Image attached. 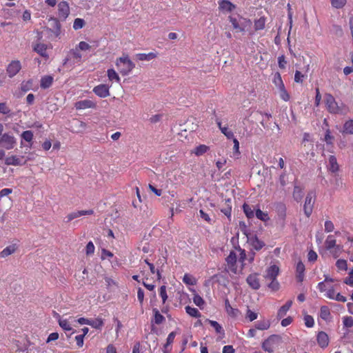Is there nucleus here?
<instances>
[{"label":"nucleus","mask_w":353,"mask_h":353,"mask_svg":"<svg viewBox=\"0 0 353 353\" xmlns=\"http://www.w3.org/2000/svg\"><path fill=\"white\" fill-rule=\"evenodd\" d=\"M324 102L327 111L331 114L345 115L350 112V109L343 103H338L331 94L324 95Z\"/></svg>","instance_id":"f257e3e1"},{"label":"nucleus","mask_w":353,"mask_h":353,"mask_svg":"<svg viewBox=\"0 0 353 353\" xmlns=\"http://www.w3.org/2000/svg\"><path fill=\"white\" fill-rule=\"evenodd\" d=\"M282 343V337L278 334H272L265 339L262 343L264 351L272 353L278 349Z\"/></svg>","instance_id":"f03ea898"},{"label":"nucleus","mask_w":353,"mask_h":353,"mask_svg":"<svg viewBox=\"0 0 353 353\" xmlns=\"http://www.w3.org/2000/svg\"><path fill=\"white\" fill-rule=\"evenodd\" d=\"M116 65L119 72L123 76L128 75L135 66L127 55L117 59Z\"/></svg>","instance_id":"7ed1b4c3"},{"label":"nucleus","mask_w":353,"mask_h":353,"mask_svg":"<svg viewBox=\"0 0 353 353\" xmlns=\"http://www.w3.org/2000/svg\"><path fill=\"white\" fill-rule=\"evenodd\" d=\"M229 21L232 23V27L238 32H243L247 27L251 25L250 20L242 17H229Z\"/></svg>","instance_id":"20e7f679"},{"label":"nucleus","mask_w":353,"mask_h":353,"mask_svg":"<svg viewBox=\"0 0 353 353\" xmlns=\"http://www.w3.org/2000/svg\"><path fill=\"white\" fill-rule=\"evenodd\" d=\"M17 141L14 136L4 133L0 137V147L6 150H12L16 145Z\"/></svg>","instance_id":"39448f33"},{"label":"nucleus","mask_w":353,"mask_h":353,"mask_svg":"<svg viewBox=\"0 0 353 353\" xmlns=\"http://www.w3.org/2000/svg\"><path fill=\"white\" fill-rule=\"evenodd\" d=\"M325 245L327 250L330 251L336 257L338 256L339 251L341 250V247L339 245H336V239L334 236L328 235L325 241Z\"/></svg>","instance_id":"423d86ee"},{"label":"nucleus","mask_w":353,"mask_h":353,"mask_svg":"<svg viewBox=\"0 0 353 353\" xmlns=\"http://www.w3.org/2000/svg\"><path fill=\"white\" fill-rule=\"evenodd\" d=\"M314 203V194L313 192H309L306 196L303 205L304 213L307 217H309L312 214Z\"/></svg>","instance_id":"0eeeda50"},{"label":"nucleus","mask_w":353,"mask_h":353,"mask_svg":"<svg viewBox=\"0 0 353 353\" xmlns=\"http://www.w3.org/2000/svg\"><path fill=\"white\" fill-rule=\"evenodd\" d=\"M70 14V7L68 2L63 1L58 4V16L61 20H65Z\"/></svg>","instance_id":"6e6552de"},{"label":"nucleus","mask_w":353,"mask_h":353,"mask_svg":"<svg viewBox=\"0 0 353 353\" xmlns=\"http://www.w3.org/2000/svg\"><path fill=\"white\" fill-rule=\"evenodd\" d=\"M110 85L106 84H100L95 86L92 91L98 97L105 98L110 95Z\"/></svg>","instance_id":"1a4fd4ad"},{"label":"nucleus","mask_w":353,"mask_h":353,"mask_svg":"<svg viewBox=\"0 0 353 353\" xmlns=\"http://www.w3.org/2000/svg\"><path fill=\"white\" fill-rule=\"evenodd\" d=\"M218 3L219 10L224 14L232 12L236 8L235 5L227 0H220Z\"/></svg>","instance_id":"9d476101"},{"label":"nucleus","mask_w":353,"mask_h":353,"mask_svg":"<svg viewBox=\"0 0 353 353\" xmlns=\"http://www.w3.org/2000/svg\"><path fill=\"white\" fill-rule=\"evenodd\" d=\"M280 268L276 264H271L266 270L265 278L266 279H276L279 274Z\"/></svg>","instance_id":"9b49d317"},{"label":"nucleus","mask_w":353,"mask_h":353,"mask_svg":"<svg viewBox=\"0 0 353 353\" xmlns=\"http://www.w3.org/2000/svg\"><path fill=\"white\" fill-rule=\"evenodd\" d=\"M249 286L254 290H258L261 287L259 274L257 273L250 274L246 279Z\"/></svg>","instance_id":"f8f14e48"},{"label":"nucleus","mask_w":353,"mask_h":353,"mask_svg":"<svg viewBox=\"0 0 353 353\" xmlns=\"http://www.w3.org/2000/svg\"><path fill=\"white\" fill-rule=\"evenodd\" d=\"M21 69L19 61H12L7 68V73L10 77L15 76Z\"/></svg>","instance_id":"ddd939ff"},{"label":"nucleus","mask_w":353,"mask_h":353,"mask_svg":"<svg viewBox=\"0 0 353 353\" xmlns=\"http://www.w3.org/2000/svg\"><path fill=\"white\" fill-rule=\"evenodd\" d=\"M236 254L234 252H230V254L226 258L228 268L234 273H236L237 272L236 267Z\"/></svg>","instance_id":"4468645a"},{"label":"nucleus","mask_w":353,"mask_h":353,"mask_svg":"<svg viewBox=\"0 0 353 353\" xmlns=\"http://www.w3.org/2000/svg\"><path fill=\"white\" fill-rule=\"evenodd\" d=\"M74 107L77 110L94 108L96 107V103L90 99H85L76 102Z\"/></svg>","instance_id":"2eb2a0df"},{"label":"nucleus","mask_w":353,"mask_h":353,"mask_svg":"<svg viewBox=\"0 0 353 353\" xmlns=\"http://www.w3.org/2000/svg\"><path fill=\"white\" fill-rule=\"evenodd\" d=\"M94 214V211L92 210H78L74 211L67 216L68 222L72 221L74 219L79 218L81 216L91 215Z\"/></svg>","instance_id":"dca6fc26"},{"label":"nucleus","mask_w":353,"mask_h":353,"mask_svg":"<svg viewBox=\"0 0 353 353\" xmlns=\"http://www.w3.org/2000/svg\"><path fill=\"white\" fill-rule=\"evenodd\" d=\"M327 168L330 172L332 173H335L339 171V165L337 163V160L335 156L330 155L328 157Z\"/></svg>","instance_id":"f3484780"},{"label":"nucleus","mask_w":353,"mask_h":353,"mask_svg":"<svg viewBox=\"0 0 353 353\" xmlns=\"http://www.w3.org/2000/svg\"><path fill=\"white\" fill-rule=\"evenodd\" d=\"M317 343L322 348L326 347L329 344L328 335L324 332H320L317 334Z\"/></svg>","instance_id":"a211bd4d"},{"label":"nucleus","mask_w":353,"mask_h":353,"mask_svg":"<svg viewBox=\"0 0 353 353\" xmlns=\"http://www.w3.org/2000/svg\"><path fill=\"white\" fill-rule=\"evenodd\" d=\"M271 322L270 320L266 319H261L254 323L255 327L258 330H267L270 327Z\"/></svg>","instance_id":"6ab92c4d"},{"label":"nucleus","mask_w":353,"mask_h":353,"mask_svg":"<svg viewBox=\"0 0 353 353\" xmlns=\"http://www.w3.org/2000/svg\"><path fill=\"white\" fill-rule=\"evenodd\" d=\"M26 161H22V158H19L17 156L12 155L11 157H9L6 158V164L8 165H21L24 164Z\"/></svg>","instance_id":"aec40b11"},{"label":"nucleus","mask_w":353,"mask_h":353,"mask_svg":"<svg viewBox=\"0 0 353 353\" xmlns=\"http://www.w3.org/2000/svg\"><path fill=\"white\" fill-rule=\"evenodd\" d=\"M216 123L221 132L227 137V139H231L234 137V132L232 130L229 129L227 126H223L221 122L219 121H217Z\"/></svg>","instance_id":"412c9836"},{"label":"nucleus","mask_w":353,"mask_h":353,"mask_svg":"<svg viewBox=\"0 0 353 353\" xmlns=\"http://www.w3.org/2000/svg\"><path fill=\"white\" fill-rule=\"evenodd\" d=\"M296 272L297 280L299 282H302L304 279L305 265L301 261L297 263L296 267Z\"/></svg>","instance_id":"4be33fe9"},{"label":"nucleus","mask_w":353,"mask_h":353,"mask_svg":"<svg viewBox=\"0 0 353 353\" xmlns=\"http://www.w3.org/2000/svg\"><path fill=\"white\" fill-rule=\"evenodd\" d=\"M249 242L252 248L255 250H259L265 245V243L262 241L259 240L256 236L250 237L249 239Z\"/></svg>","instance_id":"5701e85b"},{"label":"nucleus","mask_w":353,"mask_h":353,"mask_svg":"<svg viewBox=\"0 0 353 353\" xmlns=\"http://www.w3.org/2000/svg\"><path fill=\"white\" fill-rule=\"evenodd\" d=\"M225 310L228 314L232 317H236L239 314L240 312L238 309L234 308L230 304L228 299L225 301Z\"/></svg>","instance_id":"b1692460"},{"label":"nucleus","mask_w":353,"mask_h":353,"mask_svg":"<svg viewBox=\"0 0 353 353\" xmlns=\"http://www.w3.org/2000/svg\"><path fill=\"white\" fill-rule=\"evenodd\" d=\"M319 316L323 320L330 321L331 319V314L329 307L327 306H322L320 309Z\"/></svg>","instance_id":"393cba45"},{"label":"nucleus","mask_w":353,"mask_h":353,"mask_svg":"<svg viewBox=\"0 0 353 353\" xmlns=\"http://www.w3.org/2000/svg\"><path fill=\"white\" fill-rule=\"evenodd\" d=\"M157 56V53L151 52L148 54L145 53H139L136 55L137 58L139 61H150Z\"/></svg>","instance_id":"a878e982"},{"label":"nucleus","mask_w":353,"mask_h":353,"mask_svg":"<svg viewBox=\"0 0 353 353\" xmlns=\"http://www.w3.org/2000/svg\"><path fill=\"white\" fill-rule=\"evenodd\" d=\"M53 82V77L50 75H46L41 79V87L43 89L48 88L51 86Z\"/></svg>","instance_id":"bb28decb"},{"label":"nucleus","mask_w":353,"mask_h":353,"mask_svg":"<svg viewBox=\"0 0 353 353\" xmlns=\"http://www.w3.org/2000/svg\"><path fill=\"white\" fill-rule=\"evenodd\" d=\"M70 59H72L75 63H81L82 61V54L77 48H74L70 52Z\"/></svg>","instance_id":"cd10ccee"},{"label":"nucleus","mask_w":353,"mask_h":353,"mask_svg":"<svg viewBox=\"0 0 353 353\" xmlns=\"http://www.w3.org/2000/svg\"><path fill=\"white\" fill-rule=\"evenodd\" d=\"M34 51H36L38 54H39L41 56L43 57H48V53L46 52L47 46L46 44L43 43H37L34 47Z\"/></svg>","instance_id":"c85d7f7f"},{"label":"nucleus","mask_w":353,"mask_h":353,"mask_svg":"<svg viewBox=\"0 0 353 353\" xmlns=\"http://www.w3.org/2000/svg\"><path fill=\"white\" fill-rule=\"evenodd\" d=\"M17 250V246L15 245H11L7 246L0 252V258H5L12 254H13Z\"/></svg>","instance_id":"c756f323"},{"label":"nucleus","mask_w":353,"mask_h":353,"mask_svg":"<svg viewBox=\"0 0 353 353\" xmlns=\"http://www.w3.org/2000/svg\"><path fill=\"white\" fill-rule=\"evenodd\" d=\"M339 287V285H330L328 286L327 290L326 291L325 296L330 299H334V295L337 293L336 292V290L338 289Z\"/></svg>","instance_id":"7c9ffc66"},{"label":"nucleus","mask_w":353,"mask_h":353,"mask_svg":"<svg viewBox=\"0 0 353 353\" xmlns=\"http://www.w3.org/2000/svg\"><path fill=\"white\" fill-rule=\"evenodd\" d=\"M292 301H288L284 305L280 307V309L278 311V317L282 318L283 317L288 311L290 310V307L292 306Z\"/></svg>","instance_id":"2f4dec72"},{"label":"nucleus","mask_w":353,"mask_h":353,"mask_svg":"<svg viewBox=\"0 0 353 353\" xmlns=\"http://www.w3.org/2000/svg\"><path fill=\"white\" fill-rule=\"evenodd\" d=\"M107 75H108V79L110 81H115V82L119 83L121 81V79H120L119 74L114 69H108L107 70Z\"/></svg>","instance_id":"473e14b6"},{"label":"nucleus","mask_w":353,"mask_h":353,"mask_svg":"<svg viewBox=\"0 0 353 353\" xmlns=\"http://www.w3.org/2000/svg\"><path fill=\"white\" fill-rule=\"evenodd\" d=\"M343 132L345 134H353V119H349L345 122Z\"/></svg>","instance_id":"72a5a7b5"},{"label":"nucleus","mask_w":353,"mask_h":353,"mask_svg":"<svg viewBox=\"0 0 353 353\" xmlns=\"http://www.w3.org/2000/svg\"><path fill=\"white\" fill-rule=\"evenodd\" d=\"M185 310L186 313L188 315H190V316L195 317V318H198V317L201 316V313L195 307H192L188 305L185 307Z\"/></svg>","instance_id":"f704fd0d"},{"label":"nucleus","mask_w":353,"mask_h":353,"mask_svg":"<svg viewBox=\"0 0 353 353\" xmlns=\"http://www.w3.org/2000/svg\"><path fill=\"white\" fill-rule=\"evenodd\" d=\"M58 322H59V325L63 330H64L65 331H71L72 330V327L70 323H69V321L67 319H64L59 317Z\"/></svg>","instance_id":"c9c22d12"},{"label":"nucleus","mask_w":353,"mask_h":353,"mask_svg":"<svg viewBox=\"0 0 353 353\" xmlns=\"http://www.w3.org/2000/svg\"><path fill=\"white\" fill-rule=\"evenodd\" d=\"M209 150V147L207 146L206 145H198L197 147H196L194 148V153L195 154V155L196 156H201L203 155V154H205V152H207Z\"/></svg>","instance_id":"e433bc0d"},{"label":"nucleus","mask_w":353,"mask_h":353,"mask_svg":"<svg viewBox=\"0 0 353 353\" xmlns=\"http://www.w3.org/2000/svg\"><path fill=\"white\" fill-rule=\"evenodd\" d=\"M210 325L215 330L216 332L218 334H224V330L222 327V326L215 321L212 320H208Z\"/></svg>","instance_id":"4c0bfd02"},{"label":"nucleus","mask_w":353,"mask_h":353,"mask_svg":"<svg viewBox=\"0 0 353 353\" xmlns=\"http://www.w3.org/2000/svg\"><path fill=\"white\" fill-rule=\"evenodd\" d=\"M183 281L189 285H194L196 283V279L191 274H185L183 277Z\"/></svg>","instance_id":"58836bf2"},{"label":"nucleus","mask_w":353,"mask_h":353,"mask_svg":"<svg viewBox=\"0 0 353 353\" xmlns=\"http://www.w3.org/2000/svg\"><path fill=\"white\" fill-rule=\"evenodd\" d=\"M192 300L196 306L199 307L201 309L203 308L205 305V301L200 295H199L198 294H195L193 296Z\"/></svg>","instance_id":"ea45409f"},{"label":"nucleus","mask_w":353,"mask_h":353,"mask_svg":"<svg viewBox=\"0 0 353 353\" xmlns=\"http://www.w3.org/2000/svg\"><path fill=\"white\" fill-rule=\"evenodd\" d=\"M256 217L263 221H267L270 219L268 214L265 212L257 209L255 212Z\"/></svg>","instance_id":"a19ab883"},{"label":"nucleus","mask_w":353,"mask_h":353,"mask_svg":"<svg viewBox=\"0 0 353 353\" xmlns=\"http://www.w3.org/2000/svg\"><path fill=\"white\" fill-rule=\"evenodd\" d=\"M273 83L277 89L284 86V83L283 82V80L281 79V76L280 73L276 72L274 74V78H273Z\"/></svg>","instance_id":"79ce46f5"},{"label":"nucleus","mask_w":353,"mask_h":353,"mask_svg":"<svg viewBox=\"0 0 353 353\" xmlns=\"http://www.w3.org/2000/svg\"><path fill=\"white\" fill-rule=\"evenodd\" d=\"M176 336V332H172L168 334V336L167 338V341L165 345H164V353H169V352L167 350L169 345H170Z\"/></svg>","instance_id":"37998d69"},{"label":"nucleus","mask_w":353,"mask_h":353,"mask_svg":"<svg viewBox=\"0 0 353 353\" xmlns=\"http://www.w3.org/2000/svg\"><path fill=\"white\" fill-rule=\"evenodd\" d=\"M277 90L279 94V97H281V99H283L285 101H288L290 100V94L287 92L285 85L283 86L282 88H278Z\"/></svg>","instance_id":"c03bdc74"},{"label":"nucleus","mask_w":353,"mask_h":353,"mask_svg":"<svg viewBox=\"0 0 353 353\" xmlns=\"http://www.w3.org/2000/svg\"><path fill=\"white\" fill-rule=\"evenodd\" d=\"M243 209L245 214L248 219H252L254 216V210H252L249 205L246 203L243 204Z\"/></svg>","instance_id":"a18cd8bd"},{"label":"nucleus","mask_w":353,"mask_h":353,"mask_svg":"<svg viewBox=\"0 0 353 353\" xmlns=\"http://www.w3.org/2000/svg\"><path fill=\"white\" fill-rule=\"evenodd\" d=\"M33 80L29 79L26 81H23L21 84V89L23 92H27L32 89Z\"/></svg>","instance_id":"49530a36"},{"label":"nucleus","mask_w":353,"mask_h":353,"mask_svg":"<svg viewBox=\"0 0 353 353\" xmlns=\"http://www.w3.org/2000/svg\"><path fill=\"white\" fill-rule=\"evenodd\" d=\"M85 22L84 19L81 18H77L74 19L73 23V28L75 30H80L84 27Z\"/></svg>","instance_id":"de8ad7c7"},{"label":"nucleus","mask_w":353,"mask_h":353,"mask_svg":"<svg viewBox=\"0 0 353 353\" xmlns=\"http://www.w3.org/2000/svg\"><path fill=\"white\" fill-rule=\"evenodd\" d=\"M265 25V19L263 17H261L256 20L254 22V29L256 30H261L264 29Z\"/></svg>","instance_id":"09e8293b"},{"label":"nucleus","mask_w":353,"mask_h":353,"mask_svg":"<svg viewBox=\"0 0 353 353\" xmlns=\"http://www.w3.org/2000/svg\"><path fill=\"white\" fill-rule=\"evenodd\" d=\"M21 138L23 140L28 142V143H31L32 139H33V132L31 131V130H26V131H24L23 132V133L21 134Z\"/></svg>","instance_id":"8fccbe9b"},{"label":"nucleus","mask_w":353,"mask_h":353,"mask_svg":"<svg viewBox=\"0 0 353 353\" xmlns=\"http://www.w3.org/2000/svg\"><path fill=\"white\" fill-rule=\"evenodd\" d=\"M103 321L100 318L96 319L94 320H93V319L90 320V325L94 328L99 329L103 326Z\"/></svg>","instance_id":"3c124183"},{"label":"nucleus","mask_w":353,"mask_h":353,"mask_svg":"<svg viewBox=\"0 0 353 353\" xmlns=\"http://www.w3.org/2000/svg\"><path fill=\"white\" fill-rule=\"evenodd\" d=\"M153 312L154 315V321L157 324H161L165 320V318L163 315H161L159 311L154 308L153 309Z\"/></svg>","instance_id":"603ef678"},{"label":"nucleus","mask_w":353,"mask_h":353,"mask_svg":"<svg viewBox=\"0 0 353 353\" xmlns=\"http://www.w3.org/2000/svg\"><path fill=\"white\" fill-rule=\"evenodd\" d=\"M332 6L335 8H343L347 2V0H330Z\"/></svg>","instance_id":"864d4df0"},{"label":"nucleus","mask_w":353,"mask_h":353,"mask_svg":"<svg viewBox=\"0 0 353 353\" xmlns=\"http://www.w3.org/2000/svg\"><path fill=\"white\" fill-rule=\"evenodd\" d=\"M76 48H77V50H79V51H87L90 50L91 46L85 41H81L76 46Z\"/></svg>","instance_id":"5fc2aeb1"},{"label":"nucleus","mask_w":353,"mask_h":353,"mask_svg":"<svg viewBox=\"0 0 353 353\" xmlns=\"http://www.w3.org/2000/svg\"><path fill=\"white\" fill-rule=\"evenodd\" d=\"M324 141H325L327 145H332L333 144L334 137L331 135L330 130H326Z\"/></svg>","instance_id":"6e6d98bb"},{"label":"nucleus","mask_w":353,"mask_h":353,"mask_svg":"<svg viewBox=\"0 0 353 353\" xmlns=\"http://www.w3.org/2000/svg\"><path fill=\"white\" fill-rule=\"evenodd\" d=\"M343 323L345 327H352L353 326V318L352 316L343 317Z\"/></svg>","instance_id":"4d7b16f0"},{"label":"nucleus","mask_w":353,"mask_h":353,"mask_svg":"<svg viewBox=\"0 0 353 353\" xmlns=\"http://www.w3.org/2000/svg\"><path fill=\"white\" fill-rule=\"evenodd\" d=\"M336 266L340 270H346L347 268V261L343 259H339L336 263Z\"/></svg>","instance_id":"13d9d810"},{"label":"nucleus","mask_w":353,"mask_h":353,"mask_svg":"<svg viewBox=\"0 0 353 353\" xmlns=\"http://www.w3.org/2000/svg\"><path fill=\"white\" fill-rule=\"evenodd\" d=\"M159 295L162 299L163 303H165L168 299L165 285H162L159 289Z\"/></svg>","instance_id":"bf43d9fd"},{"label":"nucleus","mask_w":353,"mask_h":353,"mask_svg":"<svg viewBox=\"0 0 353 353\" xmlns=\"http://www.w3.org/2000/svg\"><path fill=\"white\" fill-rule=\"evenodd\" d=\"M232 139V141L234 143V146H233L234 155H236L237 157H239L240 154L239 142L237 140V139H236L235 137H233Z\"/></svg>","instance_id":"052dcab7"},{"label":"nucleus","mask_w":353,"mask_h":353,"mask_svg":"<svg viewBox=\"0 0 353 353\" xmlns=\"http://www.w3.org/2000/svg\"><path fill=\"white\" fill-rule=\"evenodd\" d=\"M304 321L306 327H312L314 324V319L310 315H305L304 316Z\"/></svg>","instance_id":"680f3d73"},{"label":"nucleus","mask_w":353,"mask_h":353,"mask_svg":"<svg viewBox=\"0 0 353 353\" xmlns=\"http://www.w3.org/2000/svg\"><path fill=\"white\" fill-rule=\"evenodd\" d=\"M302 190L299 187H295L293 192V196L297 201H300L302 198Z\"/></svg>","instance_id":"e2e57ef3"},{"label":"nucleus","mask_w":353,"mask_h":353,"mask_svg":"<svg viewBox=\"0 0 353 353\" xmlns=\"http://www.w3.org/2000/svg\"><path fill=\"white\" fill-rule=\"evenodd\" d=\"M258 317V314L252 311L250 309H248L247 310V312H246V318L248 319H249L250 321H253L254 320H256Z\"/></svg>","instance_id":"0e129e2a"},{"label":"nucleus","mask_w":353,"mask_h":353,"mask_svg":"<svg viewBox=\"0 0 353 353\" xmlns=\"http://www.w3.org/2000/svg\"><path fill=\"white\" fill-rule=\"evenodd\" d=\"M75 126L78 128L77 132H81L86 128V123L82 121L77 120L75 121Z\"/></svg>","instance_id":"69168bd1"},{"label":"nucleus","mask_w":353,"mask_h":353,"mask_svg":"<svg viewBox=\"0 0 353 353\" xmlns=\"http://www.w3.org/2000/svg\"><path fill=\"white\" fill-rule=\"evenodd\" d=\"M324 225L325 232H331L334 230V223L330 220L325 221Z\"/></svg>","instance_id":"338daca9"},{"label":"nucleus","mask_w":353,"mask_h":353,"mask_svg":"<svg viewBox=\"0 0 353 353\" xmlns=\"http://www.w3.org/2000/svg\"><path fill=\"white\" fill-rule=\"evenodd\" d=\"M344 283L350 286H353V269L350 270L349 276L345 279Z\"/></svg>","instance_id":"774afa93"}]
</instances>
